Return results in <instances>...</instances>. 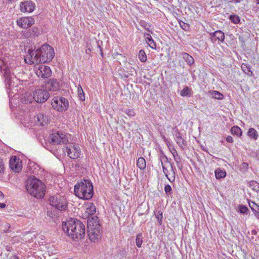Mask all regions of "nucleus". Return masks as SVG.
<instances>
[{
    "label": "nucleus",
    "mask_w": 259,
    "mask_h": 259,
    "mask_svg": "<svg viewBox=\"0 0 259 259\" xmlns=\"http://www.w3.org/2000/svg\"><path fill=\"white\" fill-rule=\"evenodd\" d=\"M50 204L60 211H63L67 208V201L60 195L51 196L49 198Z\"/></svg>",
    "instance_id": "423d86ee"
},
{
    "label": "nucleus",
    "mask_w": 259,
    "mask_h": 259,
    "mask_svg": "<svg viewBox=\"0 0 259 259\" xmlns=\"http://www.w3.org/2000/svg\"><path fill=\"white\" fill-rule=\"evenodd\" d=\"M100 47V51H101V55L102 57H103V52H102V49H101V48Z\"/></svg>",
    "instance_id": "13d9d810"
},
{
    "label": "nucleus",
    "mask_w": 259,
    "mask_h": 259,
    "mask_svg": "<svg viewBox=\"0 0 259 259\" xmlns=\"http://www.w3.org/2000/svg\"><path fill=\"white\" fill-rule=\"evenodd\" d=\"M256 233V231L255 230H252V234L253 235H255Z\"/></svg>",
    "instance_id": "052dcab7"
},
{
    "label": "nucleus",
    "mask_w": 259,
    "mask_h": 259,
    "mask_svg": "<svg viewBox=\"0 0 259 259\" xmlns=\"http://www.w3.org/2000/svg\"><path fill=\"white\" fill-rule=\"evenodd\" d=\"M248 136L256 140L258 138V134L256 131L253 128H250L247 132Z\"/></svg>",
    "instance_id": "c85d7f7f"
},
{
    "label": "nucleus",
    "mask_w": 259,
    "mask_h": 259,
    "mask_svg": "<svg viewBox=\"0 0 259 259\" xmlns=\"http://www.w3.org/2000/svg\"><path fill=\"white\" fill-rule=\"evenodd\" d=\"M59 133H54L49 138V141L53 145H57L60 143V138Z\"/></svg>",
    "instance_id": "6ab92c4d"
},
{
    "label": "nucleus",
    "mask_w": 259,
    "mask_h": 259,
    "mask_svg": "<svg viewBox=\"0 0 259 259\" xmlns=\"http://www.w3.org/2000/svg\"><path fill=\"white\" fill-rule=\"evenodd\" d=\"M180 95L182 97H190L191 95V89L188 87H185L184 89L181 91Z\"/></svg>",
    "instance_id": "cd10ccee"
},
{
    "label": "nucleus",
    "mask_w": 259,
    "mask_h": 259,
    "mask_svg": "<svg viewBox=\"0 0 259 259\" xmlns=\"http://www.w3.org/2000/svg\"><path fill=\"white\" fill-rule=\"evenodd\" d=\"M77 91H78V95L79 99L81 101L85 100L84 94L83 91L80 85H79V87H78Z\"/></svg>",
    "instance_id": "f704fd0d"
},
{
    "label": "nucleus",
    "mask_w": 259,
    "mask_h": 259,
    "mask_svg": "<svg viewBox=\"0 0 259 259\" xmlns=\"http://www.w3.org/2000/svg\"><path fill=\"white\" fill-rule=\"evenodd\" d=\"M6 207V204L4 203H0V208H4Z\"/></svg>",
    "instance_id": "603ef678"
},
{
    "label": "nucleus",
    "mask_w": 259,
    "mask_h": 259,
    "mask_svg": "<svg viewBox=\"0 0 259 259\" xmlns=\"http://www.w3.org/2000/svg\"><path fill=\"white\" fill-rule=\"evenodd\" d=\"M226 141L229 142V143H232L233 142V138L231 136H228L227 138H226Z\"/></svg>",
    "instance_id": "09e8293b"
},
{
    "label": "nucleus",
    "mask_w": 259,
    "mask_h": 259,
    "mask_svg": "<svg viewBox=\"0 0 259 259\" xmlns=\"http://www.w3.org/2000/svg\"><path fill=\"white\" fill-rule=\"evenodd\" d=\"M65 152L71 159H77L80 155V150L77 145H70L69 147L66 148Z\"/></svg>",
    "instance_id": "9d476101"
},
{
    "label": "nucleus",
    "mask_w": 259,
    "mask_h": 259,
    "mask_svg": "<svg viewBox=\"0 0 259 259\" xmlns=\"http://www.w3.org/2000/svg\"><path fill=\"white\" fill-rule=\"evenodd\" d=\"M61 141H60V143H62L63 144H65L68 142L67 137L66 136L63 137V138H61Z\"/></svg>",
    "instance_id": "49530a36"
},
{
    "label": "nucleus",
    "mask_w": 259,
    "mask_h": 259,
    "mask_svg": "<svg viewBox=\"0 0 259 259\" xmlns=\"http://www.w3.org/2000/svg\"><path fill=\"white\" fill-rule=\"evenodd\" d=\"M37 121L41 126H44L47 124L49 122L48 116L43 113L38 114L37 115Z\"/></svg>",
    "instance_id": "a211bd4d"
},
{
    "label": "nucleus",
    "mask_w": 259,
    "mask_h": 259,
    "mask_svg": "<svg viewBox=\"0 0 259 259\" xmlns=\"http://www.w3.org/2000/svg\"><path fill=\"white\" fill-rule=\"evenodd\" d=\"M164 191L167 195H170L172 194V189L171 186L167 184L164 186Z\"/></svg>",
    "instance_id": "ea45409f"
},
{
    "label": "nucleus",
    "mask_w": 259,
    "mask_h": 259,
    "mask_svg": "<svg viewBox=\"0 0 259 259\" xmlns=\"http://www.w3.org/2000/svg\"><path fill=\"white\" fill-rule=\"evenodd\" d=\"M37 53H38L37 49L34 51V50L32 49H28L24 58L25 62L27 64H36L34 59L35 58V56H36V54Z\"/></svg>",
    "instance_id": "2eb2a0df"
},
{
    "label": "nucleus",
    "mask_w": 259,
    "mask_h": 259,
    "mask_svg": "<svg viewBox=\"0 0 259 259\" xmlns=\"http://www.w3.org/2000/svg\"><path fill=\"white\" fill-rule=\"evenodd\" d=\"M85 209L83 217L88 220V234L89 239L95 241L101 234V225L99 223L98 218L93 216L96 212V207L94 203L87 202L84 204Z\"/></svg>",
    "instance_id": "f257e3e1"
},
{
    "label": "nucleus",
    "mask_w": 259,
    "mask_h": 259,
    "mask_svg": "<svg viewBox=\"0 0 259 259\" xmlns=\"http://www.w3.org/2000/svg\"><path fill=\"white\" fill-rule=\"evenodd\" d=\"M6 249L9 252H11L13 250L12 247L9 245H7L6 246Z\"/></svg>",
    "instance_id": "8fccbe9b"
},
{
    "label": "nucleus",
    "mask_w": 259,
    "mask_h": 259,
    "mask_svg": "<svg viewBox=\"0 0 259 259\" xmlns=\"http://www.w3.org/2000/svg\"><path fill=\"white\" fill-rule=\"evenodd\" d=\"M171 152L174 157L179 156L178 154V152H177V150L175 149V148H172V150H171Z\"/></svg>",
    "instance_id": "a18cd8bd"
},
{
    "label": "nucleus",
    "mask_w": 259,
    "mask_h": 259,
    "mask_svg": "<svg viewBox=\"0 0 259 259\" xmlns=\"http://www.w3.org/2000/svg\"><path fill=\"white\" fill-rule=\"evenodd\" d=\"M229 19L234 24H238L240 21L239 17L235 15H231L229 16Z\"/></svg>",
    "instance_id": "72a5a7b5"
},
{
    "label": "nucleus",
    "mask_w": 259,
    "mask_h": 259,
    "mask_svg": "<svg viewBox=\"0 0 259 259\" xmlns=\"http://www.w3.org/2000/svg\"><path fill=\"white\" fill-rule=\"evenodd\" d=\"M60 87L59 82L57 80L54 79H50L46 84L47 89L53 92L58 91Z\"/></svg>",
    "instance_id": "f3484780"
},
{
    "label": "nucleus",
    "mask_w": 259,
    "mask_h": 259,
    "mask_svg": "<svg viewBox=\"0 0 259 259\" xmlns=\"http://www.w3.org/2000/svg\"><path fill=\"white\" fill-rule=\"evenodd\" d=\"M4 65V62L2 60L0 61V70H5L4 72V77L5 78V83L7 87V88L8 89L11 86L12 84V75L10 74V71L9 69H5Z\"/></svg>",
    "instance_id": "dca6fc26"
},
{
    "label": "nucleus",
    "mask_w": 259,
    "mask_h": 259,
    "mask_svg": "<svg viewBox=\"0 0 259 259\" xmlns=\"http://www.w3.org/2000/svg\"><path fill=\"white\" fill-rule=\"evenodd\" d=\"M51 104L52 107L58 111H65L68 107V101L63 97H54L52 100Z\"/></svg>",
    "instance_id": "0eeeda50"
},
{
    "label": "nucleus",
    "mask_w": 259,
    "mask_h": 259,
    "mask_svg": "<svg viewBox=\"0 0 259 259\" xmlns=\"http://www.w3.org/2000/svg\"><path fill=\"white\" fill-rule=\"evenodd\" d=\"M137 166L141 170H144L146 168V160L143 157L138 158L137 162Z\"/></svg>",
    "instance_id": "a878e982"
},
{
    "label": "nucleus",
    "mask_w": 259,
    "mask_h": 259,
    "mask_svg": "<svg viewBox=\"0 0 259 259\" xmlns=\"http://www.w3.org/2000/svg\"><path fill=\"white\" fill-rule=\"evenodd\" d=\"M226 172L225 170H222L220 168H218L215 170V176L217 179H220L221 178L225 177Z\"/></svg>",
    "instance_id": "bb28decb"
},
{
    "label": "nucleus",
    "mask_w": 259,
    "mask_h": 259,
    "mask_svg": "<svg viewBox=\"0 0 259 259\" xmlns=\"http://www.w3.org/2000/svg\"><path fill=\"white\" fill-rule=\"evenodd\" d=\"M254 2L257 5L259 4V0H254Z\"/></svg>",
    "instance_id": "bf43d9fd"
},
{
    "label": "nucleus",
    "mask_w": 259,
    "mask_h": 259,
    "mask_svg": "<svg viewBox=\"0 0 259 259\" xmlns=\"http://www.w3.org/2000/svg\"><path fill=\"white\" fill-rule=\"evenodd\" d=\"M37 52L34 59L36 64L50 62L55 54L53 48L47 44L44 45L38 49Z\"/></svg>",
    "instance_id": "39448f33"
},
{
    "label": "nucleus",
    "mask_w": 259,
    "mask_h": 259,
    "mask_svg": "<svg viewBox=\"0 0 259 259\" xmlns=\"http://www.w3.org/2000/svg\"><path fill=\"white\" fill-rule=\"evenodd\" d=\"M35 71L38 77L47 78L51 76L52 71L49 66L41 65L38 67H35Z\"/></svg>",
    "instance_id": "6e6552de"
},
{
    "label": "nucleus",
    "mask_w": 259,
    "mask_h": 259,
    "mask_svg": "<svg viewBox=\"0 0 259 259\" xmlns=\"http://www.w3.org/2000/svg\"><path fill=\"white\" fill-rule=\"evenodd\" d=\"M159 159H160L162 168H163V166L167 167V166H169L170 163L168 162V159L167 157L164 154V153L163 152H161L160 156L159 157Z\"/></svg>",
    "instance_id": "393cba45"
},
{
    "label": "nucleus",
    "mask_w": 259,
    "mask_h": 259,
    "mask_svg": "<svg viewBox=\"0 0 259 259\" xmlns=\"http://www.w3.org/2000/svg\"><path fill=\"white\" fill-rule=\"evenodd\" d=\"M210 93L212 97L215 99L222 100L224 97V96L221 93L216 91H212L210 92Z\"/></svg>",
    "instance_id": "c756f323"
},
{
    "label": "nucleus",
    "mask_w": 259,
    "mask_h": 259,
    "mask_svg": "<svg viewBox=\"0 0 259 259\" xmlns=\"http://www.w3.org/2000/svg\"><path fill=\"white\" fill-rule=\"evenodd\" d=\"M17 23L22 28L27 29L34 23V20L32 17H23L18 20Z\"/></svg>",
    "instance_id": "ddd939ff"
},
{
    "label": "nucleus",
    "mask_w": 259,
    "mask_h": 259,
    "mask_svg": "<svg viewBox=\"0 0 259 259\" xmlns=\"http://www.w3.org/2000/svg\"><path fill=\"white\" fill-rule=\"evenodd\" d=\"M248 208L244 205H240L239 206V211L241 213H246L247 211H248Z\"/></svg>",
    "instance_id": "37998d69"
},
{
    "label": "nucleus",
    "mask_w": 259,
    "mask_h": 259,
    "mask_svg": "<svg viewBox=\"0 0 259 259\" xmlns=\"http://www.w3.org/2000/svg\"><path fill=\"white\" fill-rule=\"evenodd\" d=\"M248 204L256 217L259 220V206L251 201H248Z\"/></svg>",
    "instance_id": "4be33fe9"
},
{
    "label": "nucleus",
    "mask_w": 259,
    "mask_h": 259,
    "mask_svg": "<svg viewBox=\"0 0 259 259\" xmlns=\"http://www.w3.org/2000/svg\"><path fill=\"white\" fill-rule=\"evenodd\" d=\"M156 218L158 221L159 224L160 225L162 224V212L160 211L158 212V214L156 215Z\"/></svg>",
    "instance_id": "a19ab883"
},
{
    "label": "nucleus",
    "mask_w": 259,
    "mask_h": 259,
    "mask_svg": "<svg viewBox=\"0 0 259 259\" xmlns=\"http://www.w3.org/2000/svg\"><path fill=\"white\" fill-rule=\"evenodd\" d=\"M174 158V159H175V160L177 164L180 163V162L181 161V159L180 157L178 156L175 157Z\"/></svg>",
    "instance_id": "de8ad7c7"
},
{
    "label": "nucleus",
    "mask_w": 259,
    "mask_h": 259,
    "mask_svg": "<svg viewBox=\"0 0 259 259\" xmlns=\"http://www.w3.org/2000/svg\"><path fill=\"white\" fill-rule=\"evenodd\" d=\"M25 187L28 193L36 198L40 199L45 195L44 184L34 177L28 178L25 182Z\"/></svg>",
    "instance_id": "7ed1b4c3"
},
{
    "label": "nucleus",
    "mask_w": 259,
    "mask_h": 259,
    "mask_svg": "<svg viewBox=\"0 0 259 259\" xmlns=\"http://www.w3.org/2000/svg\"><path fill=\"white\" fill-rule=\"evenodd\" d=\"M59 136L60 138V141H61V138H63V137L65 136L66 135L62 133H59Z\"/></svg>",
    "instance_id": "5fc2aeb1"
},
{
    "label": "nucleus",
    "mask_w": 259,
    "mask_h": 259,
    "mask_svg": "<svg viewBox=\"0 0 259 259\" xmlns=\"http://www.w3.org/2000/svg\"><path fill=\"white\" fill-rule=\"evenodd\" d=\"M250 186L252 187V189L256 192H259V183L256 181H252L250 184Z\"/></svg>",
    "instance_id": "e433bc0d"
},
{
    "label": "nucleus",
    "mask_w": 259,
    "mask_h": 259,
    "mask_svg": "<svg viewBox=\"0 0 259 259\" xmlns=\"http://www.w3.org/2000/svg\"><path fill=\"white\" fill-rule=\"evenodd\" d=\"M233 2L234 3H239L240 2V0H233Z\"/></svg>",
    "instance_id": "4d7b16f0"
},
{
    "label": "nucleus",
    "mask_w": 259,
    "mask_h": 259,
    "mask_svg": "<svg viewBox=\"0 0 259 259\" xmlns=\"http://www.w3.org/2000/svg\"><path fill=\"white\" fill-rule=\"evenodd\" d=\"M176 141L181 149H184L186 146L187 142L182 138L180 133L176 135Z\"/></svg>",
    "instance_id": "aec40b11"
},
{
    "label": "nucleus",
    "mask_w": 259,
    "mask_h": 259,
    "mask_svg": "<svg viewBox=\"0 0 259 259\" xmlns=\"http://www.w3.org/2000/svg\"><path fill=\"white\" fill-rule=\"evenodd\" d=\"M141 234H138L136 239V245L138 247H141L143 241L141 238Z\"/></svg>",
    "instance_id": "4c0bfd02"
},
{
    "label": "nucleus",
    "mask_w": 259,
    "mask_h": 259,
    "mask_svg": "<svg viewBox=\"0 0 259 259\" xmlns=\"http://www.w3.org/2000/svg\"><path fill=\"white\" fill-rule=\"evenodd\" d=\"M181 57L185 60L187 64L192 65L194 63V58L187 53L183 52L180 54Z\"/></svg>",
    "instance_id": "412c9836"
},
{
    "label": "nucleus",
    "mask_w": 259,
    "mask_h": 259,
    "mask_svg": "<svg viewBox=\"0 0 259 259\" xmlns=\"http://www.w3.org/2000/svg\"><path fill=\"white\" fill-rule=\"evenodd\" d=\"M74 193L78 198L90 199L93 196V186L91 181L83 180L74 186Z\"/></svg>",
    "instance_id": "20e7f679"
},
{
    "label": "nucleus",
    "mask_w": 259,
    "mask_h": 259,
    "mask_svg": "<svg viewBox=\"0 0 259 259\" xmlns=\"http://www.w3.org/2000/svg\"><path fill=\"white\" fill-rule=\"evenodd\" d=\"M124 112L126 113L128 116L133 117L136 115V113L132 109H125L123 110Z\"/></svg>",
    "instance_id": "58836bf2"
},
{
    "label": "nucleus",
    "mask_w": 259,
    "mask_h": 259,
    "mask_svg": "<svg viewBox=\"0 0 259 259\" xmlns=\"http://www.w3.org/2000/svg\"><path fill=\"white\" fill-rule=\"evenodd\" d=\"M5 170L4 164L3 160L0 158V175L4 173Z\"/></svg>",
    "instance_id": "c03bdc74"
},
{
    "label": "nucleus",
    "mask_w": 259,
    "mask_h": 259,
    "mask_svg": "<svg viewBox=\"0 0 259 259\" xmlns=\"http://www.w3.org/2000/svg\"><path fill=\"white\" fill-rule=\"evenodd\" d=\"M213 37L215 38V39H218L221 42H223L225 39L224 33L221 30L215 31L212 33Z\"/></svg>",
    "instance_id": "b1692460"
},
{
    "label": "nucleus",
    "mask_w": 259,
    "mask_h": 259,
    "mask_svg": "<svg viewBox=\"0 0 259 259\" xmlns=\"http://www.w3.org/2000/svg\"><path fill=\"white\" fill-rule=\"evenodd\" d=\"M13 259H19V258L18 257H17V256H14Z\"/></svg>",
    "instance_id": "e2e57ef3"
},
{
    "label": "nucleus",
    "mask_w": 259,
    "mask_h": 259,
    "mask_svg": "<svg viewBox=\"0 0 259 259\" xmlns=\"http://www.w3.org/2000/svg\"><path fill=\"white\" fill-rule=\"evenodd\" d=\"M145 37L146 42L149 45V46L153 49H155L156 44L153 40L151 35L149 33H146L145 34Z\"/></svg>",
    "instance_id": "5701e85b"
},
{
    "label": "nucleus",
    "mask_w": 259,
    "mask_h": 259,
    "mask_svg": "<svg viewBox=\"0 0 259 259\" xmlns=\"http://www.w3.org/2000/svg\"><path fill=\"white\" fill-rule=\"evenodd\" d=\"M243 164H244V165H247V163H243Z\"/></svg>",
    "instance_id": "0e129e2a"
},
{
    "label": "nucleus",
    "mask_w": 259,
    "mask_h": 259,
    "mask_svg": "<svg viewBox=\"0 0 259 259\" xmlns=\"http://www.w3.org/2000/svg\"><path fill=\"white\" fill-rule=\"evenodd\" d=\"M10 167L14 171L18 172L22 169L21 161H20L19 158H17L16 156H13L11 157L10 160Z\"/></svg>",
    "instance_id": "f8f14e48"
},
{
    "label": "nucleus",
    "mask_w": 259,
    "mask_h": 259,
    "mask_svg": "<svg viewBox=\"0 0 259 259\" xmlns=\"http://www.w3.org/2000/svg\"><path fill=\"white\" fill-rule=\"evenodd\" d=\"M20 10L22 12H32L35 9V4L31 1H24L20 4Z\"/></svg>",
    "instance_id": "4468645a"
},
{
    "label": "nucleus",
    "mask_w": 259,
    "mask_h": 259,
    "mask_svg": "<svg viewBox=\"0 0 259 259\" xmlns=\"http://www.w3.org/2000/svg\"><path fill=\"white\" fill-rule=\"evenodd\" d=\"M231 132L233 135H235L237 136H240L242 134L241 128L237 126L232 127L231 129Z\"/></svg>",
    "instance_id": "7c9ffc66"
},
{
    "label": "nucleus",
    "mask_w": 259,
    "mask_h": 259,
    "mask_svg": "<svg viewBox=\"0 0 259 259\" xmlns=\"http://www.w3.org/2000/svg\"><path fill=\"white\" fill-rule=\"evenodd\" d=\"M31 98L30 99V100L28 99L27 100H25L24 99H23V102L25 104H28L29 103L31 102Z\"/></svg>",
    "instance_id": "3c124183"
},
{
    "label": "nucleus",
    "mask_w": 259,
    "mask_h": 259,
    "mask_svg": "<svg viewBox=\"0 0 259 259\" xmlns=\"http://www.w3.org/2000/svg\"><path fill=\"white\" fill-rule=\"evenodd\" d=\"M139 58L142 62H145L147 60V56L143 50H140L139 52Z\"/></svg>",
    "instance_id": "473e14b6"
},
{
    "label": "nucleus",
    "mask_w": 259,
    "mask_h": 259,
    "mask_svg": "<svg viewBox=\"0 0 259 259\" xmlns=\"http://www.w3.org/2000/svg\"><path fill=\"white\" fill-rule=\"evenodd\" d=\"M241 68L242 70L247 75L249 76H251L252 75V72L250 70V68L249 66H248L246 64H243L241 65Z\"/></svg>",
    "instance_id": "2f4dec72"
},
{
    "label": "nucleus",
    "mask_w": 259,
    "mask_h": 259,
    "mask_svg": "<svg viewBox=\"0 0 259 259\" xmlns=\"http://www.w3.org/2000/svg\"><path fill=\"white\" fill-rule=\"evenodd\" d=\"M239 40L242 42H244V41L242 40V38H241V37H239Z\"/></svg>",
    "instance_id": "680f3d73"
},
{
    "label": "nucleus",
    "mask_w": 259,
    "mask_h": 259,
    "mask_svg": "<svg viewBox=\"0 0 259 259\" xmlns=\"http://www.w3.org/2000/svg\"><path fill=\"white\" fill-rule=\"evenodd\" d=\"M177 165H178V168H179L180 169H181L182 168V165L181 164H180V163L178 164Z\"/></svg>",
    "instance_id": "6e6d98bb"
},
{
    "label": "nucleus",
    "mask_w": 259,
    "mask_h": 259,
    "mask_svg": "<svg viewBox=\"0 0 259 259\" xmlns=\"http://www.w3.org/2000/svg\"><path fill=\"white\" fill-rule=\"evenodd\" d=\"M50 96V94L45 90H36L33 93V99L37 103L46 102Z\"/></svg>",
    "instance_id": "1a4fd4ad"
},
{
    "label": "nucleus",
    "mask_w": 259,
    "mask_h": 259,
    "mask_svg": "<svg viewBox=\"0 0 259 259\" xmlns=\"http://www.w3.org/2000/svg\"><path fill=\"white\" fill-rule=\"evenodd\" d=\"M179 23H180V25L181 28L183 30H184L185 31L188 30L189 26V25L188 24H187V23H185V22H184L183 21H180L179 22Z\"/></svg>",
    "instance_id": "79ce46f5"
},
{
    "label": "nucleus",
    "mask_w": 259,
    "mask_h": 259,
    "mask_svg": "<svg viewBox=\"0 0 259 259\" xmlns=\"http://www.w3.org/2000/svg\"><path fill=\"white\" fill-rule=\"evenodd\" d=\"M173 165L174 164L172 163H169V166L170 168V170L168 169V166H163L162 168L163 172L164 175L171 183L174 182L176 180V168Z\"/></svg>",
    "instance_id": "9b49d317"
},
{
    "label": "nucleus",
    "mask_w": 259,
    "mask_h": 259,
    "mask_svg": "<svg viewBox=\"0 0 259 259\" xmlns=\"http://www.w3.org/2000/svg\"><path fill=\"white\" fill-rule=\"evenodd\" d=\"M62 229L72 239H81L85 234V226L80 221L70 219L62 223Z\"/></svg>",
    "instance_id": "f03ea898"
},
{
    "label": "nucleus",
    "mask_w": 259,
    "mask_h": 259,
    "mask_svg": "<svg viewBox=\"0 0 259 259\" xmlns=\"http://www.w3.org/2000/svg\"><path fill=\"white\" fill-rule=\"evenodd\" d=\"M39 34V30L37 28L32 27L29 29V35L31 37H35L37 36Z\"/></svg>",
    "instance_id": "c9c22d12"
},
{
    "label": "nucleus",
    "mask_w": 259,
    "mask_h": 259,
    "mask_svg": "<svg viewBox=\"0 0 259 259\" xmlns=\"http://www.w3.org/2000/svg\"><path fill=\"white\" fill-rule=\"evenodd\" d=\"M4 195L3 194V193L0 191V199L2 200L4 198Z\"/></svg>",
    "instance_id": "864d4df0"
}]
</instances>
